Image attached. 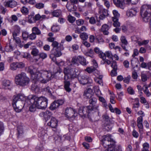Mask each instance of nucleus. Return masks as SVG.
Instances as JSON below:
<instances>
[{
	"mask_svg": "<svg viewBox=\"0 0 151 151\" xmlns=\"http://www.w3.org/2000/svg\"><path fill=\"white\" fill-rule=\"evenodd\" d=\"M102 117L104 123L107 125V126L105 127V129H107V127H109V125L111 123L110 119L108 116L106 114L103 115Z\"/></svg>",
	"mask_w": 151,
	"mask_h": 151,
	"instance_id": "obj_22",
	"label": "nucleus"
},
{
	"mask_svg": "<svg viewBox=\"0 0 151 151\" xmlns=\"http://www.w3.org/2000/svg\"><path fill=\"white\" fill-rule=\"evenodd\" d=\"M63 49L64 47L63 45L61 44L58 47L55 48H53L51 50L50 58H51L52 55L57 57L61 56L62 55L61 50Z\"/></svg>",
	"mask_w": 151,
	"mask_h": 151,
	"instance_id": "obj_10",
	"label": "nucleus"
},
{
	"mask_svg": "<svg viewBox=\"0 0 151 151\" xmlns=\"http://www.w3.org/2000/svg\"><path fill=\"white\" fill-rule=\"evenodd\" d=\"M144 87L145 88V89L144 90L145 93L146 94L147 96H150L151 95V92H150L149 91V90L148 89V87L146 86H144Z\"/></svg>",
	"mask_w": 151,
	"mask_h": 151,
	"instance_id": "obj_53",
	"label": "nucleus"
},
{
	"mask_svg": "<svg viewBox=\"0 0 151 151\" xmlns=\"http://www.w3.org/2000/svg\"><path fill=\"white\" fill-rule=\"evenodd\" d=\"M43 91L48 93L49 95H52V89L49 86L44 88H43Z\"/></svg>",
	"mask_w": 151,
	"mask_h": 151,
	"instance_id": "obj_41",
	"label": "nucleus"
},
{
	"mask_svg": "<svg viewBox=\"0 0 151 151\" xmlns=\"http://www.w3.org/2000/svg\"><path fill=\"white\" fill-rule=\"evenodd\" d=\"M34 19H33V22H35L37 21H38L40 19V15L39 14H36L34 17Z\"/></svg>",
	"mask_w": 151,
	"mask_h": 151,
	"instance_id": "obj_61",
	"label": "nucleus"
},
{
	"mask_svg": "<svg viewBox=\"0 0 151 151\" xmlns=\"http://www.w3.org/2000/svg\"><path fill=\"white\" fill-rule=\"evenodd\" d=\"M27 103H28L27 102V100L24 102L21 100H17L13 99L12 104L15 111L17 112H19L21 111L24 106L26 105Z\"/></svg>",
	"mask_w": 151,
	"mask_h": 151,
	"instance_id": "obj_8",
	"label": "nucleus"
},
{
	"mask_svg": "<svg viewBox=\"0 0 151 151\" xmlns=\"http://www.w3.org/2000/svg\"><path fill=\"white\" fill-rule=\"evenodd\" d=\"M79 62L83 66H86L88 63V62H86V59L83 57L81 55H80Z\"/></svg>",
	"mask_w": 151,
	"mask_h": 151,
	"instance_id": "obj_27",
	"label": "nucleus"
},
{
	"mask_svg": "<svg viewBox=\"0 0 151 151\" xmlns=\"http://www.w3.org/2000/svg\"><path fill=\"white\" fill-rule=\"evenodd\" d=\"M32 32L35 35H40L41 34L40 31L37 27H33L32 28Z\"/></svg>",
	"mask_w": 151,
	"mask_h": 151,
	"instance_id": "obj_37",
	"label": "nucleus"
},
{
	"mask_svg": "<svg viewBox=\"0 0 151 151\" xmlns=\"http://www.w3.org/2000/svg\"><path fill=\"white\" fill-rule=\"evenodd\" d=\"M101 142L103 146L107 148V151L115 150L116 142L111 138V135L108 134L103 136Z\"/></svg>",
	"mask_w": 151,
	"mask_h": 151,
	"instance_id": "obj_3",
	"label": "nucleus"
},
{
	"mask_svg": "<svg viewBox=\"0 0 151 151\" xmlns=\"http://www.w3.org/2000/svg\"><path fill=\"white\" fill-rule=\"evenodd\" d=\"M68 17V20L70 23H73L76 20L75 18L69 15Z\"/></svg>",
	"mask_w": 151,
	"mask_h": 151,
	"instance_id": "obj_62",
	"label": "nucleus"
},
{
	"mask_svg": "<svg viewBox=\"0 0 151 151\" xmlns=\"http://www.w3.org/2000/svg\"><path fill=\"white\" fill-rule=\"evenodd\" d=\"M60 29V27L58 25H53L51 28V30L53 32H58Z\"/></svg>",
	"mask_w": 151,
	"mask_h": 151,
	"instance_id": "obj_36",
	"label": "nucleus"
},
{
	"mask_svg": "<svg viewBox=\"0 0 151 151\" xmlns=\"http://www.w3.org/2000/svg\"><path fill=\"white\" fill-rule=\"evenodd\" d=\"M31 104V105L29 107V110L31 112H34L36 111L37 106L35 104H29L28 103H27L26 106H27L28 105H30Z\"/></svg>",
	"mask_w": 151,
	"mask_h": 151,
	"instance_id": "obj_34",
	"label": "nucleus"
},
{
	"mask_svg": "<svg viewBox=\"0 0 151 151\" xmlns=\"http://www.w3.org/2000/svg\"><path fill=\"white\" fill-rule=\"evenodd\" d=\"M137 12V9L136 8H132L126 12V15L128 17H132L136 14Z\"/></svg>",
	"mask_w": 151,
	"mask_h": 151,
	"instance_id": "obj_20",
	"label": "nucleus"
},
{
	"mask_svg": "<svg viewBox=\"0 0 151 151\" xmlns=\"http://www.w3.org/2000/svg\"><path fill=\"white\" fill-rule=\"evenodd\" d=\"M17 5V2L14 0H10L4 3V5L6 7L13 8Z\"/></svg>",
	"mask_w": 151,
	"mask_h": 151,
	"instance_id": "obj_18",
	"label": "nucleus"
},
{
	"mask_svg": "<svg viewBox=\"0 0 151 151\" xmlns=\"http://www.w3.org/2000/svg\"><path fill=\"white\" fill-rule=\"evenodd\" d=\"M77 113L75 109L71 107L66 108L65 113V116L68 119L74 118Z\"/></svg>",
	"mask_w": 151,
	"mask_h": 151,
	"instance_id": "obj_11",
	"label": "nucleus"
},
{
	"mask_svg": "<svg viewBox=\"0 0 151 151\" xmlns=\"http://www.w3.org/2000/svg\"><path fill=\"white\" fill-rule=\"evenodd\" d=\"M29 97H31V96H29L28 98H27L26 96H25L24 94L19 93L16 95L14 96L13 99L17 100H21L24 102H25L24 101H26Z\"/></svg>",
	"mask_w": 151,
	"mask_h": 151,
	"instance_id": "obj_16",
	"label": "nucleus"
},
{
	"mask_svg": "<svg viewBox=\"0 0 151 151\" xmlns=\"http://www.w3.org/2000/svg\"><path fill=\"white\" fill-rule=\"evenodd\" d=\"M120 40L122 43L121 46L124 50L127 51L128 50L126 49V46L128 43L126 37L124 36H122L120 38Z\"/></svg>",
	"mask_w": 151,
	"mask_h": 151,
	"instance_id": "obj_15",
	"label": "nucleus"
},
{
	"mask_svg": "<svg viewBox=\"0 0 151 151\" xmlns=\"http://www.w3.org/2000/svg\"><path fill=\"white\" fill-rule=\"evenodd\" d=\"M139 0H123L122 2L120 0H113L114 4L117 7L121 8L123 7V3L125 4H129L131 3L132 4H137Z\"/></svg>",
	"mask_w": 151,
	"mask_h": 151,
	"instance_id": "obj_9",
	"label": "nucleus"
},
{
	"mask_svg": "<svg viewBox=\"0 0 151 151\" xmlns=\"http://www.w3.org/2000/svg\"><path fill=\"white\" fill-rule=\"evenodd\" d=\"M39 55L40 58L44 59L47 57V54L44 52H41L39 53Z\"/></svg>",
	"mask_w": 151,
	"mask_h": 151,
	"instance_id": "obj_64",
	"label": "nucleus"
},
{
	"mask_svg": "<svg viewBox=\"0 0 151 151\" xmlns=\"http://www.w3.org/2000/svg\"><path fill=\"white\" fill-rule=\"evenodd\" d=\"M99 12L100 14H101L105 16H107L108 15L107 10L104 9H101Z\"/></svg>",
	"mask_w": 151,
	"mask_h": 151,
	"instance_id": "obj_45",
	"label": "nucleus"
},
{
	"mask_svg": "<svg viewBox=\"0 0 151 151\" xmlns=\"http://www.w3.org/2000/svg\"><path fill=\"white\" fill-rule=\"evenodd\" d=\"M31 54L34 56H37L39 54V50L36 47L33 48L32 50Z\"/></svg>",
	"mask_w": 151,
	"mask_h": 151,
	"instance_id": "obj_30",
	"label": "nucleus"
},
{
	"mask_svg": "<svg viewBox=\"0 0 151 151\" xmlns=\"http://www.w3.org/2000/svg\"><path fill=\"white\" fill-rule=\"evenodd\" d=\"M35 14L34 13H31L29 15H28V22L30 23H33V19H34V15Z\"/></svg>",
	"mask_w": 151,
	"mask_h": 151,
	"instance_id": "obj_39",
	"label": "nucleus"
},
{
	"mask_svg": "<svg viewBox=\"0 0 151 151\" xmlns=\"http://www.w3.org/2000/svg\"><path fill=\"white\" fill-rule=\"evenodd\" d=\"M22 55L23 58H26L30 61L31 60L32 58L29 53L27 52H23L22 53Z\"/></svg>",
	"mask_w": 151,
	"mask_h": 151,
	"instance_id": "obj_29",
	"label": "nucleus"
},
{
	"mask_svg": "<svg viewBox=\"0 0 151 151\" xmlns=\"http://www.w3.org/2000/svg\"><path fill=\"white\" fill-rule=\"evenodd\" d=\"M17 137L21 136L23 133V128L22 126H18L17 127Z\"/></svg>",
	"mask_w": 151,
	"mask_h": 151,
	"instance_id": "obj_33",
	"label": "nucleus"
},
{
	"mask_svg": "<svg viewBox=\"0 0 151 151\" xmlns=\"http://www.w3.org/2000/svg\"><path fill=\"white\" fill-rule=\"evenodd\" d=\"M34 82V84H33L32 85V90L36 91L38 89V87L37 86L36 84L37 81H32Z\"/></svg>",
	"mask_w": 151,
	"mask_h": 151,
	"instance_id": "obj_57",
	"label": "nucleus"
},
{
	"mask_svg": "<svg viewBox=\"0 0 151 151\" xmlns=\"http://www.w3.org/2000/svg\"><path fill=\"white\" fill-rule=\"evenodd\" d=\"M79 83L83 85H85L92 83V80L86 76H82L78 78Z\"/></svg>",
	"mask_w": 151,
	"mask_h": 151,
	"instance_id": "obj_13",
	"label": "nucleus"
},
{
	"mask_svg": "<svg viewBox=\"0 0 151 151\" xmlns=\"http://www.w3.org/2000/svg\"><path fill=\"white\" fill-rule=\"evenodd\" d=\"M80 37L82 40L84 41L88 38V35L86 33L83 32L80 34Z\"/></svg>",
	"mask_w": 151,
	"mask_h": 151,
	"instance_id": "obj_35",
	"label": "nucleus"
},
{
	"mask_svg": "<svg viewBox=\"0 0 151 151\" xmlns=\"http://www.w3.org/2000/svg\"><path fill=\"white\" fill-rule=\"evenodd\" d=\"M17 65L16 62L12 63L10 65V69L13 70H16L17 68Z\"/></svg>",
	"mask_w": 151,
	"mask_h": 151,
	"instance_id": "obj_49",
	"label": "nucleus"
},
{
	"mask_svg": "<svg viewBox=\"0 0 151 151\" xmlns=\"http://www.w3.org/2000/svg\"><path fill=\"white\" fill-rule=\"evenodd\" d=\"M58 107V104L56 102V101H55L51 104L49 107V108L50 110H53L57 108Z\"/></svg>",
	"mask_w": 151,
	"mask_h": 151,
	"instance_id": "obj_32",
	"label": "nucleus"
},
{
	"mask_svg": "<svg viewBox=\"0 0 151 151\" xmlns=\"http://www.w3.org/2000/svg\"><path fill=\"white\" fill-rule=\"evenodd\" d=\"M2 84L5 89H10L11 83L10 81L8 80H4L3 81Z\"/></svg>",
	"mask_w": 151,
	"mask_h": 151,
	"instance_id": "obj_24",
	"label": "nucleus"
},
{
	"mask_svg": "<svg viewBox=\"0 0 151 151\" xmlns=\"http://www.w3.org/2000/svg\"><path fill=\"white\" fill-rule=\"evenodd\" d=\"M77 70L75 68L67 66L64 68V79L65 81H72L78 77Z\"/></svg>",
	"mask_w": 151,
	"mask_h": 151,
	"instance_id": "obj_5",
	"label": "nucleus"
},
{
	"mask_svg": "<svg viewBox=\"0 0 151 151\" xmlns=\"http://www.w3.org/2000/svg\"><path fill=\"white\" fill-rule=\"evenodd\" d=\"M97 99L93 97L89 100L90 105L80 107L78 110L79 114L82 117H85L87 115L88 116H91L94 112L97 115L100 116L99 106L96 104Z\"/></svg>",
	"mask_w": 151,
	"mask_h": 151,
	"instance_id": "obj_1",
	"label": "nucleus"
},
{
	"mask_svg": "<svg viewBox=\"0 0 151 151\" xmlns=\"http://www.w3.org/2000/svg\"><path fill=\"white\" fill-rule=\"evenodd\" d=\"M13 50L12 46L10 45H7L5 48V51L6 52H10Z\"/></svg>",
	"mask_w": 151,
	"mask_h": 151,
	"instance_id": "obj_43",
	"label": "nucleus"
},
{
	"mask_svg": "<svg viewBox=\"0 0 151 151\" xmlns=\"http://www.w3.org/2000/svg\"><path fill=\"white\" fill-rule=\"evenodd\" d=\"M29 78L24 72H22L16 75L15 78L16 83L21 86L27 85L29 83Z\"/></svg>",
	"mask_w": 151,
	"mask_h": 151,
	"instance_id": "obj_6",
	"label": "nucleus"
},
{
	"mask_svg": "<svg viewBox=\"0 0 151 151\" xmlns=\"http://www.w3.org/2000/svg\"><path fill=\"white\" fill-rule=\"evenodd\" d=\"M20 28L17 25H15L14 26V31L17 33H19L20 31Z\"/></svg>",
	"mask_w": 151,
	"mask_h": 151,
	"instance_id": "obj_58",
	"label": "nucleus"
},
{
	"mask_svg": "<svg viewBox=\"0 0 151 151\" xmlns=\"http://www.w3.org/2000/svg\"><path fill=\"white\" fill-rule=\"evenodd\" d=\"M28 72L31 74V78L32 81L36 82L39 72H36V69L31 66L29 67Z\"/></svg>",
	"mask_w": 151,
	"mask_h": 151,
	"instance_id": "obj_12",
	"label": "nucleus"
},
{
	"mask_svg": "<svg viewBox=\"0 0 151 151\" xmlns=\"http://www.w3.org/2000/svg\"><path fill=\"white\" fill-rule=\"evenodd\" d=\"M48 100L45 97L41 96L40 97L35 95H32L31 97L27 100V102L29 104H35L37 108L39 109H43L47 106Z\"/></svg>",
	"mask_w": 151,
	"mask_h": 151,
	"instance_id": "obj_2",
	"label": "nucleus"
},
{
	"mask_svg": "<svg viewBox=\"0 0 151 151\" xmlns=\"http://www.w3.org/2000/svg\"><path fill=\"white\" fill-rule=\"evenodd\" d=\"M64 81V87L65 90L68 92H70L71 90L70 86V81Z\"/></svg>",
	"mask_w": 151,
	"mask_h": 151,
	"instance_id": "obj_23",
	"label": "nucleus"
},
{
	"mask_svg": "<svg viewBox=\"0 0 151 151\" xmlns=\"http://www.w3.org/2000/svg\"><path fill=\"white\" fill-rule=\"evenodd\" d=\"M80 55L78 56H75L73 57L71 60V62L73 64H78L79 65L78 62L80 59Z\"/></svg>",
	"mask_w": 151,
	"mask_h": 151,
	"instance_id": "obj_28",
	"label": "nucleus"
},
{
	"mask_svg": "<svg viewBox=\"0 0 151 151\" xmlns=\"http://www.w3.org/2000/svg\"><path fill=\"white\" fill-rule=\"evenodd\" d=\"M141 80L143 82H145L147 81V77L146 74L143 73H141Z\"/></svg>",
	"mask_w": 151,
	"mask_h": 151,
	"instance_id": "obj_51",
	"label": "nucleus"
},
{
	"mask_svg": "<svg viewBox=\"0 0 151 151\" xmlns=\"http://www.w3.org/2000/svg\"><path fill=\"white\" fill-rule=\"evenodd\" d=\"M21 11L24 14H27L28 13V10L27 8L24 6H23L21 9Z\"/></svg>",
	"mask_w": 151,
	"mask_h": 151,
	"instance_id": "obj_56",
	"label": "nucleus"
},
{
	"mask_svg": "<svg viewBox=\"0 0 151 151\" xmlns=\"http://www.w3.org/2000/svg\"><path fill=\"white\" fill-rule=\"evenodd\" d=\"M143 118L140 116L137 118V126L139 129V131H142L143 125L142 124Z\"/></svg>",
	"mask_w": 151,
	"mask_h": 151,
	"instance_id": "obj_21",
	"label": "nucleus"
},
{
	"mask_svg": "<svg viewBox=\"0 0 151 151\" xmlns=\"http://www.w3.org/2000/svg\"><path fill=\"white\" fill-rule=\"evenodd\" d=\"M117 98L119 101H121L122 98V97L124 95L123 93V92H120L119 93H117Z\"/></svg>",
	"mask_w": 151,
	"mask_h": 151,
	"instance_id": "obj_60",
	"label": "nucleus"
},
{
	"mask_svg": "<svg viewBox=\"0 0 151 151\" xmlns=\"http://www.w3.org/2000/svg\"><path fill=\"white\" fill-rule=\"evenodd\" d=\"M35 6L37 9H41L44 7V4L41 3H39L36 4Z\"/></svg>",
	"mask_w": 151,
	"mask_h": 151,
	"instance_id": "obj_55",
	"label": "nucleus"
},
{
	"mask_svg": "<svg viewBox=\"0 0 151 151\" xmlns=\"http://www.w3.org/2000/svg\"><path fill=\"white\" fill-rule=\"evenodd\" d=\"M140 13L143 20L145 22H148L151 15V5H143L141 8Z\"/></svg>",
	"mask_w": 151,
	"mask_h": 151,
	"instance_id": "obj_7",
	"label": "nucleus"
},
{
	"mask_svg": "<svg viewBox=\"0 0 151 151\" xmlns=\"http://www.w3.org/2000/svg\"><path fill=\"white\" fill-rule=\"evenodd\" d=\"M52 14L53 16L59 17L61 16L62 12L60 9H58L53 11Z\"/></svg>",
	"mask_w": 151,
	"mask_h": 151,
	"instance_id": "obj_26",
	"label": "nucleus"
},
{
	"mask_svg": "<svg viewBox=\"0 0 151 151\" xmlns=\"http://www.w3.org/2000/svg\"><path fill=\"white\" fill-rule=\"evenodd\" d=\"M67 8L68 10L70 12L75 11L76 9V6H74V5H73V7H72L71 6H67Z\"/></svg>",
	"mask_w": 151,
	"mask_h": 151,
	"instance_id": "obj_47",
	"label": "nucleus"
},
{
	"mask_svg": "<svg viewBox=\"0 0 151 151\" xmlns=\"http://www.w3.org/2000/svg\"><path fill=\"white\" fill-rule=\"evenodd\" d=\"M112 13L114 17H112V19H118V18L120 17V14L118 11L116 10H114L113 11Z\"/></svg>",
	"mask_w": 151,
	"mask_h": 151,
	"instance_id": "obj_31",
	"label": "nucleus"
},
{
	"mask_svg": "<svg viewBox=\"0 0 151 151\" xmlns=\"http://www.w3.org/2000/svg\"><path fill=\"white\" fill-rule=\"evenodd\" d=\"M58 124V121L54 117H52L50 121L47 123L48 126L51 127L52 128H55Z\"/></svg>",
	"mask_w": 151,
	"mask_h": 151,
	"instance_id": "obj_17",
	"label": "nucleus"
},
{
	"mask_svg": "<svg viewBox=\"0 0 151 151\" xmlns=\"http://www.w3.org/2000/svg\"><path fill=\"white\" fill-rule=\"evenodd\" d=\"M99 100L102 103L104 107H106L107 106V105L106 103V101L104 97L101 96H99Z\"/></svg>",
	"mask_w": 151,
	"mask_h": 151,
	"instance_id": "obj_42",
	"label": "nucleus"
},
{
	"mask_svg": "<svg viewBox=\"0 0 151 151\" xmlns=\"http://www.w3.org/2000/svg\"><path fill=\"white\" fill-rule=\"evenodd\" d=\"M109 29V27L106 24H104L102 26L101 31L104 35H107L109 33L108 31Z\"/></svg>",
	"mask_w": 151,
	"mask_h": 151,
	"instance_id": "obj_25",
	"label": "nucleus"
},
{
	"mask_svg": "<svg viewBox=\"0 0 151 151\" xmlns=\"http://www.w3.org/2000/svg\"><path fill=\"white\" fill-rule=\"evenodd\" d=\"M4 130V127L3 123L0 121V136L3 133Z\"/></svg>",
	"mask_w": 151,
	"mask_h": 151,
	"instance_id": "obj_44",
	"label": "nucleus"
},
{
	"mask_svg": "<svg viewBox=\"0 0 151 151\" xmlns=\"http://www.w3.org/2000/svg\"><path fill=\"white\" fill-rule=\"evenodd\" d=\"M93 92V90L91 88H88L87 89L84 91L83 96L84 98L89 99L92 97V93Z\"/></svg>",
	"mask_w": 151,
	"mask_h": 151,
	"instance_id": "obj_19",
	"label": "nucleus"
},
{
	"mask_svg": "<svg viewBox=\"0 0 151 151\" xmlns=\"http://www.w3.org/2000/svg\"><path fill=\"white\" fill-rule=\"evenodd\" d=\"M149 145L147 142L144 143L143 145V148L142 151H149Z\"/></svg>",
	"mask_w": 151,
	"mask_h": 151,
	"instance_id": "obj_38",
	"label": "nucleus"
},
{
	"mask_svg": "<svg viewBox=\"0 0 151 151\" xmlns=\"http://www.w3.org/2000/svg\"><path fill=\"white\" fill-rule=\"evenodd\" d=\"M17 68H22L24 67V64L22 62H16Z\"/></svg>",
	"mask_w": 151,
	"mask_h": 151,
	"instance_id": "obj_52",
	"label": "nucleus"
},
{
	"mask_svg": "<svg viewBox=\"0 0 151 151\" xmlns=\"http://www.w3.org/2000/svg\"><path fill=\"white\" fill-rule=\"evenodd\" d=\"M52 73L50 71L41 70L39 72L36 81L45 83L54 77Z\"/></svg>",
	"mask_w": 151,
	"mask_h": 151,
	"instance_id": "obj_4",
	"label": "nucleus"
},
{
	"mask_svg": "<svg viewBox=\"0 0 151 151\" xmlns=\"http://www.w3.org/2000/svg\"><path fill=\"white\" fill-rule=\"evenodd\" d=\"M139 106V102L138 101L137 103H134L133 104L132 108L133 109H134V110L137 111L138 110V108Z\"/></svg>",
	"mask_w": 151,
	"mask_h": 151,
	"instance_id": "obj_59",
	"label": "nucleus"
},
{
	"mask_svg": "<svg viewBox=\"0 0 151 151\" xmlns=\"http://www.w3.org/2000/svg\"><path fill=\"white\" fill-rule=\"evenodd\" d=\"M39 115L40 116L43 117L46 121L50 119L52 115V112L49 110H46L44 112L40 113Z\"/></svg>",
	"mask_w": 151,
	"mask_h": 151,
	"instance_id": "obj_14",
	"label": "nucleus"
},
{
	"mask_svg": "<svg viewBox=\"0 0 151 151\" xmlns=\"http://www.w3.org/2000/svg\"><path fill=\"white\" fill-rule=\"evenodd\" d=\"M95 68L93 67H88L85 70V71H86L89 73H92L95 71Z\"/></svg>",
	"mask_w": 151,
	"mask_h": 151,
	"instance_id": "obj_54",
	"label": "nucleus"
},
{
	"mask_svg": "<svg viewBox=\"0 0 151 151\" xmlns=\"http://www.w3.org/2000/svg\"><path fill=\"white\" fill-rule=\"evenodd\" d=\"M106 57H107L110 59L113 60V56L110 51H107L105 52Z\"/></svg>",
	"mask_w": 151,
	"mask_h": 151,
	"instance_id": "obj_46",
	"label": "nucleus"
},
{
	"mask_svg": "<svg viewBox=\"0 0 151 151\" xmlns=\"http://www.w3.org/2000/svg\"><path fill=\"white\" fill-rule=\"evenodd\" d=\"M22 36L23 39L24 40H26L29 38L28 33L27 32H23L22 33Z\"/></svg>",
	"mask_w": 151,
	"mask_h": 151,
	"instance_id": "obj_48",
	"label": "nucleus"
},
{
	"mask_svg": "<svg viewBox=\"0 0 151 151\" xmlns=\"http://www.w3.org/2000/svg\"><path fill=\"white\" fill-rule=\"evenodd\" d=\"M112 21L114 22L113 26L115 27H119L120 26V23L118 22V19H113Z\"/></svg>",
	"mask_w": 151,
	"mask_h": 151,
	"instance_id": "obj_40",
	"label": "nucleus"
},
{
	"mask_svg": "<svg viewBox=\"0 0 151 151\" xmlns=\"http://www.w3.org/2000/svg\"><path fill=\"white\" fill-rule=\"evenodd\" d=\"M93 54L94 52L93 50L91 49H90L89 51L86 53V55L87 56L90 57H91L92 58L93 57Z\"/></svg>",
	"mask_w": 151,
	"mask_h": 151,
	"instance_id": "obj_50",
	"label": "nucleus"
},
{
	"mask_svg": "<svg viewBox=\"0 0 151 151\" xmlns=\"http://www.w3.org/2000/svg\"><path fill=\"white\" fill-rule=\"evenodd\" d=\"M127 90L128 93L131 95H133L134 93V91L131 87H128Z\"/></svg>",
	"mask_w": 151,
	"mask_h": 151,
	"instance_id": "obj_63",
	"label": "nucleus"
}]
</instances>
